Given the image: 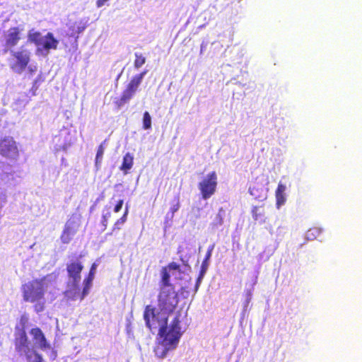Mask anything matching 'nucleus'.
<instances>
[{"label": "nucleus", "mask_w": 362, "mask_h": 362, "mask_svg": "<svg viewBox=\"0 0 362 362\" xmlns=\"http://www.w3.org/2000/svg\"><path fill=\"white\" fill-rule=\"evenodd\" d=\"M179 272L180 266L175 262L169 264L162 269V285L158 297V308L147 305L144 313L146 326L151 331L158 330V344L154 352L160 358H165L169 351L177 347L187 329L183 322L185 317L180 310H176L177 293L169 282L170 276L177 277Z\"/></svg>", "instance_id": "f257e3e1"}, {"label": "nucleus", "mask_w": 362, "mask_h": 362, "mask_svg": "<svg viewBox=\"0 0 362 362\" xmlns=\"http://www.w3.org/2000/svg\"><path fill=\"white\" fill-rule=\"evenodd\" d=\"M51 276H46L41 279L29 281L23 286V297L25 301L33 304L35 312L40 313L44 310L46 300L45 298L50 285Z\"/></svg>", "instance_id": "f03ea898"}, {"label": "nucleus", "mask_w": 362, "mask_h": 362, "mask_svg": "<svg viewBox=\"0 0 362 362\" xmlns=\"http://www.w3.org/2000/svg\"><path fill=\"white\" fill-rule=\"evenodd\" d=\"M11 59L9 66L16 74H21L26 69L30 74H34L37 71V66L35 63H30L31 52L24 47L18 49H11Z\"/></svg>", "instance_id": "7ed1b4c3"}, {"label": "nucleus", "mask_w": 362, "mask_h": 362, "mask_svg": "<svg viewBox=\"0 0 362 362\" xmlns=\"http://www.w3.org/2000/svg\"><path fill=\"white\" fill-rule=\"evenodd\" d=\"M28 41L35 45L36 54L43 57L47 56L50 49H57L59 45V41L54 37L52 33H48L42 36L40 33L34 30L29 31Z\"/></svg>", "instance_id": "20e7f679"}, {"label": "nucleus", "mask_w": 362, "mask_h": 362, "mask_svg": "<svg viewBox=\"0 0 362 362\" xmlns=\"http://www.w3.org/2000/svg\"><path fill=\"white\" fill-rule=\"evenodd\" d=\"M15 348L21 355H23L27 358L28 362L34 359V355H39L34 350V346L32 342L28 340L23 324L16 327Z\"/></svg>", "instance_id": "39448f33"}, {"label": "nucleus", "mask_w": 362, "mask_h": 362, "mask_svg": "<svg viewBox=\"0 0 362 362\" xmlns=\"http://www.w3.org/2000/svg\"><path fill=\"white\" fill-rule=\"evenodd\" d=\"M218 185V175L215 171L206 173L202 177L198 183V189L200 191L203 199H209L216 191Z\"/></svg>", "instance_id": "423d86ee"}, {"label": "nucleus", "mask_w": 362, "mask_h": 362, "mask_svg": "<svg viewBox=\"0 0 362 362\" xmlns=\"http://www.w3.org/2000/svg\"><path fill=\"white\" fill-rule=\"evenodd\" d=\"M0 155L8 160H17L19 151L17 143L13 137L5 136L0 140Z\"/></svg>", "instance_id": "0eeeda50"}, {"label": "nucleus", "mask_w": 362, "mask_h": 362, "mask_svg": "<svg viewBox=\"0 0 362 362\" xmlns=\"http://www.w3.org/2000/svg\"><path fill=\"white\" fill-rule=\"evenodd\" d=\"M146 71H144L139 74L135 75L129 84L127 88L124 90L120 99V105L127 103L136 93L139 86H140Z\"/></svg>", "instance_id": "6e6552de"}, {"label": "nucleus", "mask_w": 362, "mask_h": 362, "mask_svg": "<svg viewBox=\"0 0 362 362\" xmlns=\"http://www.w3.org/2000/svg\"><path fill=\"white\" fill-rule=\"evenodd\" d=\"M30 334L33 338V345L34 350L40 349L42 351L48 352L52 350L50 344L47 342L44 334L39 328H33L30 330Z\"/></svg>", "instance_id": "1a4fd4ad"}, {"label": "nucleus", "mask_w": 362, "mask_h": 362, "mask_svg": "<svg viewBox=\"0 0 362 362\" xmlns=\"http://www.w3.org/2000/svg\"><path fill=\"white\" fill-rule=\"evenodd\" d=\"M79 227V221L78 217H72L66 223L65 228L61 235V240L64 243H69Z\"/></svg>", "instance_id": "9d476101"}, {"label": "nucleus", "mask_w": 362, "mask_h": 362, "mask_svg": "<svg viewBox=\"0 0 362 362\" xmlns=\"http://www.w3.org/2000/svg\"><path fill=\"white\" fill-rule=\"evenodd\" d=\"M22 30L17 27L9 28L4 33V40L6 47L9 49H13L18 45L21 38Z\"/></svg>", "instance_id": "9b49d317"}, {"label": "nucleus", "mask_w": 362, "mask_h": 362, "mask_svg": "<svg viewBox=\"0 0 362 362\" xmlns=\"http://www.w3.org/2000/svg\"><path fill=\"white\" fill-rule=\"evenodd\" d=\"M268 182H257L249 188V193L255 199L263 201L267 197Z\"/></svg>", "instance_id": "f8f14e48"}, {"label": "nucleus", "mask_w": 362, "mask_h": 362, "mask_svg": "<svg viewBox=\"0 0 362 362\" xmlns=\"http://www.w3.org/2000/svg\"><path fill=\"white\" fill-rule=\"evenodd\" d=\"M67 272L69 280L81 281V272L83 269V265L78 261H74L67 264Z\"/></svg>", "instance_id": "ddd939ff"}, {"label": "nucleus", "mask_w": 362, "mask_h": 362, "mask_svg": "<svg viewBox=\"0 0 362 362\" xmlns=\"http://www.w3.org/2000/svg\"><path fill=\"white\" fill-rule=\"evenodd\" d=\"M80 282L81 281H70L68 280L67 288L65 291V296L70 299L75 300L78 296L81 298V294L80 293Z\"/></svg>", "instance_id": "4468645a"}, {"label": "nucleus", "mask_w": 362, "mask_h": 362, "mask_svg": "<svg viewBox=\"0 0 362 362\" xmlns=\"http://www.w3.org/2000/svg\"><path fill=\"white\" fill-rule=\"evenodd\" d=\"M286 185L280 182L275 192L276 206L277 209H280L286 202Z\"/></svg>", "instance_id": "2eb2a0df"}, {"label": "nucleus", "mask_w": 362, "mask_h": 362, "mask_svg": "<svg viewBox=\"0 0 362 362\" xmlns=\"http://www.w3.org/2000/svg\"><path fill=\"white\" fill-rule=\"evenodd\" d=\"M97 267L98 264L96 263H93L92 264L88 276L83 281V288L81 294V299H83L89 293Z\"/></svg>", "instance_id": "dca6fc26"}, {"label": "nucleus", "mask_w": 362, "mask_h": 362, "mask_svg": "<svg viewBox=\"0 0 362 362\" xmlns=\"http://www.w3.org/2000/svg\"><path fill=\"white\" fill-rule=\"evenodd\" d=\"M0 182L8 187L15 185L16 183V175L14 171H3L0 174Z\"/></svg>", "instance_id": "f3484780"}, {"label": "nucleus", "mask_w": 362, "mask_h": 362, "mask_svg": "<svg viewBox=\"0 0 362 362\" xmlns=\"http://www.w3.org/2000/svg\"><path fill=\"white\" fill-rule=\"evenodd\" d=\"M134 164V156L130 153H127L122 160V163L120 170L124 173L127 174L132 169Z\"/></svg>", "instance_id": "a211bd4d"}, {"label": "nucleus", "mask_w": 362, "mask_h": 362, "mask_svg": "<svg viewBox=\"0 0 362 362\" xmlns=\"http://www.w3.org/2000/svg\"><path fill=\"white\" fill-rule=\"evenodd\" d=\"M322 230H323L321 228H312L307 231L305 234V238L310 240H314L317 238L322 233Z\"/></svg>", "instance_id": "6ab92c4d"}, {"label": "nucleus", "mask_w": 362, "mask_h": 362, "mask_svg": "<svg viewBox=\"0 0 362 362\" xmlns=\"http://www.w3.org/2000/svg\"><path fill=\"white\" fill-rule=\"evenodd\" d=\"M86 28V25L82 21L76 22L74 25L70 28L71 30V35L79 34L82 33Z\"/></svg>", "instance_id": "aec40b11"}, {"label": "nucleus", "mask_w": 362, "mask_h": 362, "mask_svg": "<svg viewBox=\"0 0 362 362\" xmlns=\"http://www.w3.org/2000/svg\"><path fill=\"white\" fill-rule=\"evenodd\" d=\"M143 128L149 129L151 128V117L148 112H145L143 116Z\"/></svg>", "instance_id": "412c9836"}, {"label": "nucleus", "mask_w": 362, "mask_h": 362, "mask_svg": "<svg viewBox=\"0 0 362 362\" xmlns=\"http://www.w3.org/2000/svg\"><path fill=\"white\" fill-rule=\"evenodd\" d=\"M105 148L101 144L98 149L97 154L95 156V165L98 168L102 162L103 156L104 154Z\"/></svg>", "instance_id": "4be33fe9"}, {"label": "nucleus", "mask_w": 362, "mask_h": 362, "mask_svg": "<svg viewBox=\"0 0 362 362\" xmlns=\"http://www.w3.org/2000/svg\"><path fill=\"white\" fill-rule=\"evenodd\" d=\"M127 214H128V208L127 206L122 217L120 218L119 219H118L116 221V223H115L114 229H115V228L119 229L120 228V226L123 225L126 222Z\"/></svg>", "instance_id": "5701e85b"}, {"label": "nucleus", "mask_w": 362, "mask_h": 362, "mask_svg": "<svg viewBox=\"0 0 362 362\" xmlns=\"http://www.w3.org/2000/svg\"><path fill=\"white\" fill-rule=\"evenodd\" d=\"M223 223V214H221V210L217 214L214 220L213 221L211 225L213 227H218L221 226Z\"/></svg>", "instance_id": "b1692460"}, {"label": "nucleus", "mask_w": 362, "mask_h": 362, "mask_svg": "<svg viewBox=\"0 0 362 362\" xmlns=\"http://www.w3.org/2000/svg\"><path fill=\"white\" fill-rule=\"evenodd\" d=\"M146 62V59L141 54L138 55L136 54V59L134 61V66L136 68H140L142 65L144 64Z\"/></svg>", "instance_id": "393cba45"}, {"label": "nucleus", "mask_w": 362, "mask_h": 362, "mask_svg": "<svg viewBox=\"0 0 362 362\" xmlns=\"http://www.w3.org/2000/svg\"><path fill=\"white\" fill-rule=\"evenodd\" d=\"M209 257H210V253L208 254L206 259L203 262V263L202 264V271H201V274H200L199 279L202 278V276L204 275V274L207 269V267H208L207 259L209 258Z\"/></svg>", "instance_id": "a878e982"}, {"label": "nucleus", "mask_w": 362, "mask_h": 362, "mask_svg": "<svg viewBox=\"0 0 362 362\" xmlns=\"http://www.w3.org/2000/svg\"><path fill=\"white\" fill-rule=\"evenodd\" d=\"M180 209V204H179V202H176V203L173 204L171 207H170V211L174 214L175 212H176L177 211H178V209Z\"/></svg>", "instance_id": "bb28decb"}, {"label": "nucleus", "mask_w": 362, "mask_h": 362, "mask_svg": "<svg viewBox=\"0 0 362 362\" xmlns=\"http://www.w3.org/2000/svg\"><path fill=\"white\" fill-rule=\"evenodd\" d=\"M122 205H123V200H119V201L117 202V204H116V206H115V208H114V211H115V213L119 212V211L121 210V209H122Z\"/></svg>", "instance_id": "cd10ccee"}, {"label": "nucleus", "mask_w": 362, "mask_h": 362, "mask_svg": "<svg viewBox=\"0 0 362 362\" xmlns=\"http://www.w3.org/2000/svg\"><path fill=\"white\" fill-rule=\"evenodd\" d=\"M108 0H97L96 6L98 8L103 6Z\"/></svg>", "instance_id": "c85d7f7f"}, {"label": "nucleus", "mask_w": 362, "mask_h": 362, "mask_svg": "<svg viewBox=\"0 0 362 362\" xmlns=\"http://www.w3.org/2000/svg\"><path fill=\"white\" fill-rule=\"evenodd\" d=\"M252 213H253V218H254L255 220H258L259 216H260V214L258 213V208L255 207V208L253 209Z\"/></svg>", "instance_id": "c756f323"}, {"label": "nucleus", "mask_w": 362, "mask_h": 362, "mask_svg": "<svg viewBox=\"0 0 362 362\" xmlns=\"http://www.w3.org/2000/svg\"><path fill=\"white\" fill-rule=\"evenodd\" d=\"M29 362H42V358L40 355H34V359Z\"/></svg>", "instance_id": "7c9ffc66"}, {"label": "nucleus", "mask_w": 362, "mask_h": 362, "mask_svg": "<svg viewBox=\"0 0 362 362\" xmlns=\"http://www.w3.org/2000/svg\"><path fill=\"white\" fill-rule=\"evenodd\" d=\"M6 197L4 196L2 201L0 203V210L1 209V208L3 207L4 204L6 203Z\"/></svg>", "instance_id": "2f4dec72"}, {"label": "nucleus", "mask_w": 362, "mask_h": 362, "mask_svg": "<svg viewBox=\"0 0 362 362\" xmlns=\"http://www.w3.org/2000/svg\"><path fill=\"white\" fill-rule=\"evenodd\" d=\"M250 300V294L249 295V297L247 299V304L249 303Z\"/></svg>", "instance_id": "473e14b6"}, {"label": "nucleus", "mask_w": 362, "mask_h": 362, "mask_svg": "<svg viewBox=\"0 0 362 362\" xmlns=\"http://www.w3.org/2000/svg\"><path fill=\"white\" fill-rule=\"evenodd\" d=\"M203 51H204V46L202 45L201 46V54L203 52Z\"/></svg>", "instance_id": "72a5a7b5"}, {"label": "nucleus", "mask_w": 362, "mask_h": 362, "mask_svg": "<svg viewBox=\"0 0 362 362\" xmlns=\"http://www.w3.org/2000/svg\"><path fill=\"white\" fill-rule=\"evenodd\" d=\"M52 358H55V355L52 352V356H51Z\"/></svg>", "instance_id": "f704fd0d"}]
</instances>
